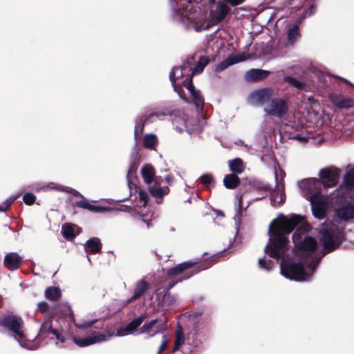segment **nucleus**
Segmentation results:
<instances>
[{"instance_id":"a878e982","label":"nucleus","mask_w":354,"mask_h":354,"mask_svg":"<svg viewBox=\"0 0 354 354\" xmlns=\"http://www.w3.org/2000/svg\"><path fill=\"white\" fill-rule=\"evenodd\" d=\"M157 322L158 319H153L148 324H144L140 328V333L147 334L150 337L154 336L160 330L159 327L154 326Z\"/></svg>"},{"instance_id":"9d476101","label":"nucleus","mask_w":354,"mask_h":354,"mask_svg":"<svg viewBox=\"0 0 354 354\" xmlns=\"http://www.w3.org/2000/svg\"><path fill=\"white\" fill-rule=\"evenodd\" d=\"M189 318L193 322L192 328L195 335L202 333L207 328L209 324L208 318L203 316L201 312L190 314Z\"/></svg>"},{"instance_id":"f03ea898","label":"nucleus","mask_w":354,"mask_h":354,"mask_svg":"<svg viewBox=\"0 0 354 354\" xmlns=\"http://www.w3.org/2000/svg\"><path fill=\"white\" fill-rule=\"evenodd\" d=\"M341 170L331 167L322 169L319 172V178L305 179L299 183L305 198L310 201L313 215L318 219H324L330 198L322 194V187H335L339 181Z\"/></svg>"},{"instance_id":"052dcab7","label":"nucleus","mask_w":354,"mask_h":354,"mask_svg":"<svg viewBox=\"0 0 354 354\" xmlns=\"http://www.w3.org/2000/svg\"><path fill=\"white\" fill-rule=\"evenodd\" d=\"M234 242L235 243H237L238 245L240 244V243H241V241L239 240V238L238 237L237 234H236V236H234Z\"/></svg>"},{"instance_id":"72a5a7b5","label":"nucleus","mask_w":354,"mask_h":354,"mask_svg":"<svg viewBox=\"0 0 354 354\" xmlns=\"http://www.w3.org/2000/svg\"><path fill=\"white\" fill-rule=\"evenodd\" d=\"M259 266L261 269H264L266 271H270L274 268V263L270 259H266V258H260L259 259Z\"/></svg>"},{"instance_id":"680f3d73","label":"nucleus","mask_w":354,"mask_h":354,"mask_svg":"<svg viewBox=\"0 0 354 354\" xmlns=\"http://www.w3.org/2000/svg\"><path fill=\"white\" fill-rule=\"evenodd\" d=\"M142 221L144 223H146L147 226L148 228L150 227V221L149 220H147V219H145V218H142Z\"/></svg>"},{"instance_id":"c85d7f7f","label":"nucleus","mask_w":354,"mask_h":354,"mask_svg":"<svg viewBox=\"0 0 354 354\" xmlns=\"http://www.w3.org/2000/svg\"><path fill=\"white\" fill-rule=\"evenodd\" d=\"M240 180L236 174H227L223 178V184L227 189H235L239 184Z\"/></svg>"},{"instance_id":"c03bdc74","label":"nucleus","mask_w":354,"mask_h":354,"mask_svg":"<svg viewBox=\"0 0 354 354\" xmlns=\"http://www.w3.org/2000/svg\"><path fill=\"white\" fill-rule=\"evenodd\" d=\"M21 193H18L17 195L10 196L6 201L3 202V205L6 208H8L20 196Z\"/></svg>"},{"instance_id":"9b49d317","label":"nucleus","mask_w":354,"mask_h":354,"mask_svg":"<svg viewBox=\"0 0 354 354\" xmlns=\"http://www.w3.org/2000/svg\"><path fill=\"white\" fill-rule=\"evenodd\" d=\"M112 334L109 333L106 334H94L92 336H88L84 338H73L75 344L80 347L87 346L97 342L106 341Z\"/></svg>"},{"instance_id":"393cba45","label":"nucleus","mask_w":354,"mask_h":354,"mask_svg":"<svg viewBox=\"0 0 354 354\" xmlns=\"http://www.w3.org/2000/svg\"><path fill=\"white\" fill-rule=\"evenodd\" d=\"M230 170L234 174H241L244 171L245 165L243 160L239 158H236L228 161Z\"/></svg>"},{"instance_id":"de8ad7c7","label":"nucleus","mask_w":354,"mask_h":354,"mask_svg":"<svg viewBox=\"0 0 354 354\" xmlns=\"http://www.w3.org/2000/svg\"><path fill=\"white\" fill-rule=\"evenodd\" d=\"M201 183L203 185H210L213 180V177L211 174H205L201 177Z\"/></svg>"},{"instance_id":"4d7b16f0","label":"nucleus","mask_w":354,"mask_h":354,"mask_svg":"<svg viewBox=\"0 0 354 354\" xmlns=\"http://www.w3.org/2000/svg\"><path fill=\"white\" fill-rule=\"evenodd\" d=\"M193 274H192L189 275L188 277H187V278H186V279L189 278V277H191V276H192V275H193ZM185 279V278H184V279ZM183 280V279H178V280H177V281H176V282H172V283H171L169 285V288L170 289V288H173V287L174 286V285H175L177 282H180V281H182Z\"/></svg>"},{"instance_id":"5fc2aeb1","label":"nucleus","mask_w":354,"mask_h":354,"mask_svg":"<svg viewBox=\"0 0 354 354\" xmlns=\"http://www.w3.org/2000/svg\"><path fill=\"white\" fill-rule=\"evenodd\" d=\"M293 138L295 140H300V141H305V140H308L307 136H301L300 134H296V135L293 136Z\"/></svg>"},{"instance_id":"58836bf2","label":"nucleus","mask_w":354,"mask_h":354,"mask_svg":"<svg viewBox=\"0 0 354 354\" xmlns=\"http://www.w3.org/2000/svg\"><path fill=\"white\" fill-rule=\"evenodd\" d=\"M36 200V196L31 192H26L23 196V201L27 205H32Z\"/></svg>"},{"instance_id":"6e6552de","label":"nucleus","mask_w":354,"mask_h":354,"mask_svg":"<svg viewBox=\"0 0 354 354\" xmlns=\"http://www.w3.org/2000/svg\"><path fill=\"white\" fill-rule=\"evenodd\" d=\"M263 111L266 115L281 118L288 111L286 101L282 98H272L265 106Z\"/></svg>"},{"instance_id":"5701e85b","label":"nucleus","mask_w":354,"mask_h":354,"mask_svg":"<svg viewBox=\"0 0 354 354\" xmlns=\"http://www.w3.org/2000/svg\"><path fill=\"white\" fill-rule=\"evenodd\" d=\"M300 37L301 33L298 24H295L287 30V39L288 45L294 46Z\"/></svg>"},{"instance_id":"c756f323","label":"nucleus","mask_w":354,"mask_h":354,"mask_svg":"<svg viewBox=\"0 0 354 354\" xmlns=\"http://www.w3.org/2000/svg\"><path fill=\"white\" fill-rule=\"evenodd\" d=\"M29 188L35 190L37 192H48L50 190H57V185L54 183H49L45 185H39V184H33L29 187Z\"/></svg>"},{"instance_id":"4be33fe9","label":"nucleus","mask_w":354,"mask_h":354,"mask_svg":"<svg viewBox=\"0 0 354 354\" xmlns=\"http://www.w3.org/2000/svg\"><path fill=\"white\" fill-rule=\"evenodd\" d=\"M197 263V261H185L182 263L177 265L173 268H171L167 271V274L169 277L176 276L183 271L189 269V268L195 266Z\"/></svg>"},{"instance_id":"2f4dec72","label":"nucleus","mask_w":354,"mask_h":354,"mask_svg":"<svg viewBox=\"0 0 354 354\" xmlns=\"http://www.w3.org/2000/svg\"><path fill=\"white\" fill-rule=\"evenodd\" d=\"M158 139L156 135L150 133L146 135L143 138V145L146 148L153 149L157 145Z\"/></svg>"},{"instance_id":"09e8293b","label":"nucleus","mask_w":354,"mask_h":354,"mask_svg":"<svg viewBox=\"0 0 354 354\" xmlns=\"http://www.w3.org/2000/svg\"><path fill=\"white\" fill-rule=\"evenodd\" d=\"M137 165L136 163L133 162L131 165L129 167L128 173H127V178L129 179L130 177L134 176L137 171Z\"/></svg>"},{"instance_id":"dca6fc26","label":"nucleus","mask_w":354,"mask_h":354,"mask_svg":"<svg viewBox=\"0 0 354 354\" xmlns=\"http://www.w3.org/2000/svg\"><path fill=\"white\" fill-rule=\"evenodd\" d=\"M269 74L268 71L253 68L245 73V79L247 82H257L266 78Z\"/></svg>"},{"instance_id":"f257e3e1","label":"nucleus","mask_w":354,"mask_h":354,"mask_svg":"<svg viewBox=\"0 0 354 354\" xmlns=\"http://www.w3.org/2000/svg\"><path fill=\"white\" fill-rule=\"evenodd\" d=\"M309 229L304 218L298 215L282 216L269 225L270 243L265 247V252L273 259H281L280 272L286 279L309 280L322 259L336 250L345 239L343 228L327 225L322 229L323 249H318L316 239L304 235Z\"/></svg>"},{"instance_id":"e433bc0d","label":"nucleus","mask_w":354,"mask_h":354,"mask_svg":"<svg viewBox=\"0 0 354 354\" xmlns=\"http://www.w3.org/2000/svg\"><path fill=\"white\" fill-rule=\"evenodd\" d=\"M57 190L59 191V192L70 193L76 197L83 198L82 195L78 191H77L73 188L68 187H64V186L57 185Z\"/></svg>"},{"instance_id":"3c124183","label":"nucleus","mask_w":354,"mask_h":354,"mask_svg":"<svg viewBox=\"0 0 354 354\" xmlns=\"http://www.w3.org/2000/svg\"><path fill=\"white\" fill-rule=\"evenodd\" d=\"M76 205L80 207L88 210L91 204L84 201H79L76 202Z\"/></svg>"},{"instance_id":"ddd939ff","label":"nucleus","mask_w":354,"mask_h":354,"mask_svg":"<svg viewBox=\"0 0 354 354\" xmlns=\"http://www.w3.org/2000/svg\"><path fill=\"white\" fill-rule=\"evenodd\" d=\"M331 102L339 109H348L354 106V100L342 94L331 93L328 95Z\"/></svg>"},{"instance_id":"e2e57ef3","label":"nucleus","mask_w":354,"mask_h":354,"mask_svg":"<svg viewBox=\"0 0 354 354\" xmlns=\"http://www.w3.org/2000/svg\"><path fill=\"white\" fill-rule=\"evenodd\" d=\"M7 209L5 205H3V203L0 205V212H5Z\"/></svg>"},{"instance_id":"0e129e2a","label":"nucleus","mask_w":354,"mask_h":354,"mask_svg":"<svg viewBox=\"0 0 354 354\" xmlns=\"http://www.w3.org/2000/svg\"><path fill=\"white\" fill-rule=\"evenodd\" d=\"M165 180H166L167 183H169L172 180V179H171V178L170 176H167V177L165 178Z\"/></svg>"},{"instance_id":"c9c22d12","label":"nucleus","mask_w":354,"mask_h":354,"mask_svg":"<svg viewBox=\"0 0 354 354\" xmlns=\"http://www.w3.org/2000/svg\"><path fill=\"white\" fill-rule=\"evenodd\" d=\"M284 80L290 85L298 88L299 90H301L304 88V84L295 77L288 76L286 77Z\"/></svg>"},{"instance_id":"8fccbe9b","label":"nucleus","mask_w":354,"mask_h":354,"mask_svg":"<svg viewBox=\"0 0 354 354\" xmlns=\"http://www.w3.org/2000/svg\"><path fill=\"white\" fill-rule=\"evenodd\" d=\"M315 11H316V8H315V6L313 4V5H311V6H310V8H309L307 10H306V11H304V12H303L304 17L306 16V15H307V14H308L309 16H311V15H314V14L315 13Z\"/></svg>"},{"instance_id":"774afa93","label":"nucleus","mask_w":354,"mask_h":354,"mask_svg":"<svg viewBox=\"0 0 354 354\" xmlns=\"http://www.w3.org/2000/svg\"><path fill=\"white\" fill-rule=\"evenodd\" d=\"M88 261L91 263V260L88 256H87Z\"/></svg>"},{"instance_id":"1a4fd4ad","label":"nucleus","mask_w":354,"mask_h":354,"mask_svg":"<svg viewBox=\"0 0 354 354\" xmlns=\"http://www.w3.org/2000/svg\"><path fill=\"white\" fill-rule=\"evenodd\" d=\"M274 95V89L268 87L263 88L252 92L248 96V102L252 105L267 104Z\"/></svg>"},{"instance_id":"603ef678","label":"nucleus","mask_w":354,"mask_h":354,"mask_svg":"<svg viewBox=\"0 0 354 354\" xmlns=\"http://www.w3.org/2000/svg\"><path fill=\"white\" fill-rule=\"evenodd\" d=\"M48 306L47 303L43 301V302L39 303L37 309H38V310H39L41 312H45L48 310Z\"/></svg>"},{"instance_id":"338daca9","label":"nucleus","mask_w":354,"mask_h":354,"mask_svg":"<svg viewBox=\"0 0 354 354\" xmlns=\"http://www.w3.org/2000/svg\"><path fill=\"white\" fill-rule=\"evenodd\" d=\"M264 189H270V187H269L268 185H266V186L264 187Z\"/></svg>"},{"instance_id":"6ab92c4d","label":"nucleus","mask_w":354,"mask_h":354,"mask_svg":"<svg viewBox=\"0 0 354 354\" xmlns=\"http://www.w3.org/2000/svg\"><path fill=\"white\" fill-rule=\"evenodd\" d=\"M156 120H158V119L156 117L154 111L150 113H147L140 117L136 122L135 133H137L139 129L140 131H142L143 127L145 124L154 122Z\"/></svg>"},{"instance_id":"79ce46f5","label":"nucleus","mask_w":354,"mask_h":354,"mask_svg":"<svg viewBox=\"0 0 354 354\" xmlns=\"http://www.w3.org/2000/svg\"><path fill=\"white\" fill-rule=\"evenodd\" d=\"M48 332L49 333H52L55 335L57 339H58L60 342L64 343L65 339L62 336V335L56 329H53L51 326H50L48 329Z\"/></svg>"},{"instance_id":"ea45409f","label":"nucleus","mask_w":354,"mask_h":354,"mask_svg":"<svg viewBox=\"0 0 354 354\" xmlns=\"http://www.w3.org/2000/svg\"><path fill=\"white\" fill-rule=\"evenodd\" d=\"M184 342H185V337H184L183 333L181 332H177L174 351L178 350L181 347V346L184 344Z\"/></svg>"},{"instance_id":"7c9ffc66","label":"nucleus","mask_w":354,"mask_h":354,"mask_svg":"<svg viewBox=\"0 0 354 354\" xmlns=\"http://www.w3.org/2000/svg\"><path fill=\"white\" fill-rule=\"evenodd\" d=\"M45 296L49 300L56 301L60 297L61 292L57 287H48L45 291Z\"/></svg>"},{"instance_id":"a19ab883","label":"nucleus","mask_w":354,"mask_h":354,"mask_svg":"<svg viewBox=\"0 0 354 354\" xmlns=\"http://www.w3.org/2000/svg\"><path fill=\"white\" fill-rule=\"evenodd\" d=\"M138 196H139L140 202V203H142L140 208L142 207H145L147 205L148 201H149L148 194L145 191L140 190L138 193Z\"/></svg>"},{"instance_id":"a211bd4d","label":"nucleus","mask_w":354,"mask_h":354,"mask_svg":"<svg viewBox=\"0 0 354 354\" xmlns=\"http://www.w3.org/2000/svg\"><path fill=\"white\" fill-rule=\"evenodd\" d=\"M245 60L243 55H230L227 58H226L225 60L220 62L215 68V71L217 72H221L225 68H227L228 66H232L234 64L241 62L242 61Z\"/></svg>"},{"instance_id":"37998d69","label":"nucleus","mask_w":354,"mask_h":354,"mask_svg":"<svg viewBox=\"0 0 354 354\" xmlns=\"http://www.w3.org/2000/svg\"><path fill=\"white\" fill-rule=\"evenodd\" d=\"M96 321H81L80 322L75 323V326L79 328H86L91 326Z\"/></svg>"},{"instance_id":"f8f14e48","label":"nucleus","mask_w":354,"mask_h":354,"mask_svg":"<svg viewBox=\"0 0 354 354\" xmlns=\"http://www.w3.org/2000/svg\"><path fill=\"white\" fill-rule=\"evenodd\" d=\"M147 313H142L139 317L132 319L124 328H122L117 331L118 336H124L132 333L147 318Z\"/></svg>"},{"instance_id":"f704fd0d","label":"nucleus","mask_w":354,"mask_h":354,"mask_svg":"<svg viewBox=\"0 0 354 354\" xmlns=\"http://www.w3.org/2000/svg\"><path fill=\"white\" fill-rule=\"evenodd\" d=\"M149 190L151 194L153 196L156 197L157 200L161 199L165 194V192L161 187H153L152 185L149 186Z\"/></svg>"},{"instance_id":"13d9d810","label":"nucleus","mask_w":354,"mask_h":354,"mask_svg":"<svg viewBox=\"0 0 354 354\" xmlns=\"http://www.w3.org/2000/svg\"><path fill=\"white\" fill-rule=\"evenodd\" d=\"M214 259H212L210 261H211V263H208V265H207V266L203 267V268H201V270H197V271L196 272V273H198L199 271H201V270H205L207 268H208V267H209V266H212L214 263H215V262H216V261H214Z\"/></svg>"},{"instance_id":"f3484780","label":"nucleus","mask_w":354,"mask_h":354,"mask_svg":"<svg viewBox=\"0 0 354 354\" xmlns=\"http://www.w3.org/2000/svg\"><path fill=\"white\" fill-rule=\"evenodd\" d=\"M149 288V284L144 279L138 281L134 288V292L132 297L125 301V304H129L139 299Z\"/></svg>"},{"instance_id":"20e7f679","label":"nucleus","mask_w":354,"mask_h":354,"mask_svg":"<svg viewBox=\"0 0 354 354\" xmlns=\"http://www.w3.org/2000/svg\"><path fill=\"white\" fill-rule=\"evenodd\" d=\"M336 192L341 199L346 197L351 199L336 209V217L344 221L354 219V172L353 171L346 172L343 184L336 189Z\"/></svg>"},{"instance_id":"473e14b6","label":"nucleus","mask_w":354,"mask_h":354,"mask_svg":"<svg viewBox=\"0 0 354 354\" xmlns=\"http://www.w3.org/2000/svg\"><path fill=\"white\" fill-rule=\"evenodd\" d=\"M62 234L64 238L71 240L75 237L74 230L71 225L64 224L62 227Z\"/></svg>"},{"instance_id":"a18cd8bd","label":"nucleus","mask_w":354,"mask_h":354,"mask_svg":"<svg viewBox=\"0 0 354 354\" xmlns=\"http://www.w3.org/2000/svg\"><path fill=\"white\" fill-rule=\"evenodd\" d=\"M21 193H18L17 195L10 196L6 201L3 202V205L6 208H8L20 196Z\"/></svg>"},{"instance_id":"4468645a","label":"nucleus","mask_w":354,"mask_h":354,"mask_svg":"<svg viewBox=\"0 0 354 354\" xmlns=\"http://www.w3.org/2000/svg\"><path fill=\"white\" fill-rule=\"evenodd\" d=\"M276 186L277 188L270 194V202L272 205H281L285 201V192L283 183H278L277 174L275 173Z\"/></svg>"},{"instance_id":"4c0bfd02","label":"nucleus","mask_w":354,"mask_h":354,"mask_svg":"<svg viewBox=\"0 0 354 354\" xmlns=\"http://www.w3.org/2000/svg\"><path fill=\"white\" fill-rule=\"evenodd\" d=\"M174 301V297L170 293H165L162 300V306L168 308Z\"/></svg>"},{"instance_id":"412c9836","label":"nucleus","mask_w":354,"mask_h":354,"mask_svg":"<svg viewBox=\"0 0 354 354\" xmlns=\"http://www.w3.org/2000/svg\"><path fill=\"white\" fill-rule=\"evenodd\" d=\"M84 246L87 253L97 254L101 252L102 245L99 238L93 237L86 242Z\"/></svg>"},{"instance_id":"b1692460","label":"nucleus","mask_w":354,"mask_h":354,"mask_svg":"<svg viewBox=\"0 0 354 354\" xmlns=\"http://www.w3.org/2000/svg\"><path fill=\"white\" fill-rule=\"evenodd\" d=\"M142 176L144 181L150 186L154 183L155 171L150 165H145L141 169Z\"/></svg>"},{"instance_id":"864d4df0","label":"nucleus","mask_w":354,"mask_h":354,"mask_svg":"<svg viewBox=\"0 0 354 354\" xmlns=\"http://www.w3.org/2000/svg\"><path fill=\"white\" fill-rule=\"evenodd\" d=\"M245 0H225L232 6H235L241 4Z\"/></svg>"},{"instance_id":"cd10ccee","label":"nucleus","mask_w":354,"mask_h":354,"mask_svg":"<svg viewBox=\"0 0 354 354\" xmlns=\"http://www.w3.org/2000/svg\"><path fill=\"white\" fill-rule=\"evenodd\" d=\"M230 8L221 0L218 2L217 8L216 10V20L221 21L226 17L230 12Z\"/></svg>"},{"instance_id":"39448f33","label":"nucleus","mask_w":354,"mask_h":354,"mask_svg":"<svg viewBox=\"0 0 354 354\" xmlns=\"http://www.w3.org/2000/svg\"><path fill=\"white\" fill-rule=\"evenodd\" d=\"M154 113L158 120H164L167 116L171 118L174 117L173 123L176 126V129L178 131L181 132L185 129L187 132H189L188 121L186 120V116L185 115L181 116L180 110L176 107L173 106L162 107L156 109Z\"/></svg>"},{"instance_id":"49530a36","label":"nucleus","mask_w":354,"mask_h":354,"mask_svg":"<svg viewBox=\"0 0 354 354\" xmlns=\"http://www.w3.org/2000/svg\"><path fill=\"white\" fill-rule=\"evenodd\" d=\"M109 209V207L90 205L88 210L93 212H103Z\"/></svg>"},{"instance_id":"bf43d9fd","label":"nucleus","mask_w":354,"mask_h":354,"mask_svg":"<svg viewBox=\"0 0 354 354\" xmlns=\"http://www.w3.org/2000/svg\"><path fill=\"white\" fill-rule=\"evenodd\" d=\"M335 78L340 80L341 81H342L343 82H344V83H346L347 84H349V85H351L352 86H354V85L352 84L348 80H346V79H344L343 77H337H337H335Z\"/></svg>"},{"instance_id":"69168bd1","label":"nucleus","mask_w":354,"mask_h":354,"mask_svg":"<svg viewBox=\"0 0 354 354\" xmlns=\"http://www.w3.org/2000/svg\"><path fill=\"white\" fill-rule=\"evenodd\" d=\"M216 0H208V2L210 3H214Z\"/></svg>"},{"instance_id":"0eeeda50","label":"nucleus","mask_w":354,"mask_h":354,"mask_svg":"<svg viewBox=\"0 0 354 354\" xmlns=\"http://www.w3.org/2000/svg\"><path fill=\"white\" fill-rule=\"evenodd\" d=\"M0 326L15 333V339L21 346H24L21 343V341L25 338L23 332L24 322L20 317L13 314L7 315L0 319Z\"/></svg>"},{"instance_id":"7ed1b4c3","label":"nucleus","mask_w":354,"mask_h":354,"mask_svg":"<svg viewBox=\"0 0 354 354\" xmlns=\"http://www.w3.org/2000/svg\"><path fill=\"white\" fill-rule=\"evenodd\" d=\"M194 57L188 59L179 67H174L169 73V80L172 84L174 90L178 93V96L187 100L185 97V93L183 87H185L189 93L191 100L194 104L197 111L202 110L203 108L204 100L201 95L200 91H197L194 84L190 74L185 75V71L189 69L191 62Z\"/></svg>"},{"instance_id":"2eb2a0df","label":"nucleus","mask_w":354,"mask_h":354,"mask_svg":"<svg viewBox=\"0 0 354 354\" xmlns=\"http://www.w3.org/2000/svg\"><path fill=\"white\" fill-rule=\"evenodd\" d=\"M235 198H236V201L235 203L236 214L234 216V220L235 222L236 234H237L238 231H239V228L241 225L242 213L243 211L246 210V209L249 207V205H250V202H248L246 206L245 207H243V196L241 194H236Z\"/></svg>"},{"instance_id":"aec40b11","label":"nucleus","mask_w":354,"mask_h":354,"mask_svg":"<svg viewBox=\"0 0 354 354\" xmlns=\"http://www.w3.org/2000/svg\"><path fill=\"white\" fill-rule=\"evenodd\" d=\"M21 263V258L16 252H11L6 255L5 266L10 270H17Z\"/></svg>"},{"instance_id":"bb28decb","label":"nucleus","mask_w":354,"mask_h":354,"mask_svg":"<svg viewBox=\"0 0 354 354\" xmlns=\"http://www.w3.org/2000/svg\"><path fill=\"white\" fill-rule=\"evenodd\" d=\"M209 63V59L206 57H200V59L196 62L194 68L189 67V72H191L190 75L192 77L194 75L201 73L205 67Z\"/></svg>"},{"instance_id":"6e6d98bb","label":"nucleus","mask_w":354,"mask_h":354,"mask_svg":"<svg viewBox=\"0 0 354 354\" xmlns=\"http://www.w3.org/2000/svg\"><path fill=\"white\" fill-rule=\"evenodd\" d=\"M166 347H167V342H166V340H165L164 342H162V343L161 344V345L159 347L158 353L162 352L166 348Z\"/></svg>"},{"instance_id":"423d86ee","label":"nucleus","mask_w":354,"mask_h":354,"mask_svg":"<svg viewBox=\"0 0 354 354\" xmlns=\"http://www.w3.org/2000/svg\"><path fill=\"white\" fill-rule=\"evenodd\" d=\"M171 9H172V18L173 19L181 24L187 29L194 28L196 31H199L201 28L196 26V23L199 18L198 14H193L187 10L176 9L174 7L173 0H169Z\"/></svg>"}]
</instances>
